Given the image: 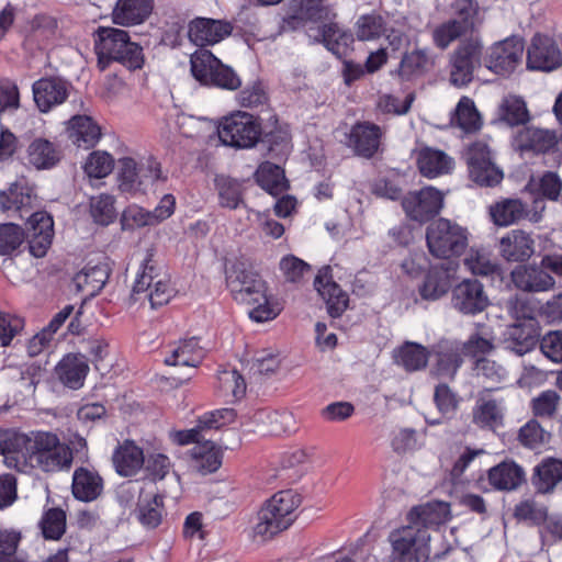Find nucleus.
<instances>
[{
	"instance_id": "38",
	"label": "nucleus",
	"mask_w": 562,
	"mask_h": 562,
	"mask_svg": "<svg viewBox=\"0 0 562 562\" xmlns=\"http://www.w3.org/2000/svg\"><path fill=\"white\" fill-rule=\"evenodd\" d=\"M113 463L120 475L132 476L136 474L144 464L143 450L134 442L125 441L115 450Z\"/></svg>"
},
{
	"instance_id": "11",
	"label": "nucleus",
	"mask_w": 562,
	"mask_h": 562,
	"mask_svg": "<svg viewBox=\"0 0 562 562\" xmlns=\"http://www.w3.org/2000/svg\"><path fill=\"white\" fill-rule=\"evenodd\" d=\"M527 68L550 72L562 66V48L557 40L548 34L537 33L527 48Z\"/></svg>"
},
{
	"instance_id": "47",
	"label": "nucleus",
	"mask_w": 562,
	"mask_h": 562,
	"mask_svg": "<svg viewBox=\"0 0 562 562\" xmlns=\"http://www.w3.org/2000/svg\"><path fill=\"white\" fill-rule=\"evenodd\" d=\"M109 278L106 267L97 265L92 267H85L78 272L74 282L79 290L87 291L89 294L99 292Z\"/></svg>"
},
{
	"instance_id": "26",
	"label": "nucleus",
	"mask_w": 562,
	"mask_h": 562,
	"mask_svg": "<svg viewBox=\"0 0 562 562\" xmlns=\"http://www.w3.org/2000/svg\"><path fill=\"white\" fill-rule=\"evenodd\" d=\"M55 372L65 386L79 390L89 372L88 360L80 353H68L58 362Z\"/></svg>"
},
{
	"instance_id": "31",
	"label": "nucleus",
	"mask_w": 562,
	"mask_h": 562,
	"mask_svg": "<svg viewBox=\"0 0 562 562\" xmlns=\"http://www.w3.org/2000/svg\"><path fill=\"white\" fill-rule=\"evenodd\" d=\"M460 350L461 348L457 342L449 340H441L434 347L436 356L434 373L438 378H454L462 363Z\"/></svg>"
},
{
	"instance_id": "30",
	"label": "nucleus",
	"mask_w": 562,
	"mask_h": 562,
	"mask_svg": "<svg viewBox=\"0 0 562 562\" xmlns=\"http://www.w3.org/2000/svg\"><path fill=\"white\" fill-rule=\"evenodd\" d=\"M151 11V0H117L112 11V20L117 25H137L143 23Z\"/></svg>"
},
{
	"instance_id": "22",
	"label": "nucleus",
	"mask_w": 562,
	"mask_h": 562,
	"mask_svg": "<svg viewBox=\"0 0 562 562\" xmlns=\"http://www.w3.org/2000/svg\"><path fill=\"white\" fill-rule=\"evenodd\" d=\"M535 252V240L522 229H513L499 240V254L510 262L527 261Z\"/></svg>"
},
{
	"instance_id": "20",
	"label": "nucleus",
	"mask_w": 562,
	"mask_h": 562,
	"mask_svg": "<svg viewBox=\"0 0 562 562\" xmlns=\"http://www.w3.org/2000/svg\"><path fill=\"white\" fill-rule=\"evenodd\" d=\"M539 326L537 321L528 323H514L505 333V349L517 356L530 352L539 341Z\"/></svg>"
},
{
	"instance_id": "1",
	"label": "nucleus",
	"mask_w": 562,
	"mask_h": 562,
	"mask_svg": "<svg viewBox=\"0 0 562 562\" xmlns=\"http://www.w3.org/2000/svg\"><path fill=\"white\" fill-rule=\"evenodd\" d=\"M0 448L4 464L20 472L27 465L58 472L69 469L72 462L70 448L48 431L0 432Z\"/></svg>"
},
{
	"instance_id": "5",
	"label": "nucleus",
	"mask_w": 562,
	"mask_h": 562,
	"mask_svg": "<svg viewBox=\"0 0 562 562\" xmlns=\"http://www.w3.org/2000/svg\"><path fill=\"white\" fill-rule=\"evenodd\" d=\"M94 46L101 70H104L111 61L120 63L131 70L140 69L144 65L143 48L132 42L130 34L124 30L98 27Z\"/></svg>"
},
{
	"instance_id": "45",
	"label": "nucleus",
	"mask_w": 562,
	"mask_h": 562,
	"mask_svg": "<svg viewBox=\"0 0 562 562\" xmlns=\"http://www.w3.org/2000/svg\"><path fill=\"white\" fill-rule=\"evenodd\" d=\"M138 164L131 157L119 160V188L122 192L135 194L145 192L146 186L138 172Z\"/></svg>"
},
{
	"instance_id": "54",
	"label": "nucleus",
	"mask_w": 562,
	"mask_h": 562,
	"mask_svg": "<svg viewBox=\"0 0 562 562\" xmlns=\"http://www.w3.org/2000/svg\"><path fill=\"white\" fill-rule=\"evenodd\" d=\"M90 214L100 225H109L116 216L114 198L109 194L92 196L90 200Z\"/></svg>"
},
{
	"instance_id": "8",
	"label": "nucleus",
	"mask_w": 562,
	"mask_h": 562,
	"mask_svg": "<svg viewBox=\"0 0 562 562\" xmlns=\"http://www.w3.org/2000/svg\"><path fill=\"white\" fill-rule=\"evenodd\" d=\"M393 552L402 562H426L430 553V535L426 529L408 522L389 536Z\"/></svg>"
},
{
	"instance_id": "28",
	"label": "nucleus",
	"mask_w": 562,
	"mask_h": 562,
	"mask_svg": "<svg viewBox=\"0 0 562 562\" xmlns=\"http://www.w3.org/2000/svg\"><path fill=\"white\" fill-rule=\"evenodd\" d=\"M555 144V133L538 127L522 128L514 138V147L520 153H546L553 148Z\"/></svg>"
},
{
	"instance_id": "61",
	"label": "nucleus",
	"mask_w": 562,
	"mask_h": 562,
	"mask_svg": "<svg viewBox=\"0 0 562 562\" xmlns=\"http://www.w3.org/2000/svg\"><path fill=\"white\" fill-rule=\"evenodd\" d=\"M560 400L561 397L555 391H543L532 400V412L539 417H552L558 409Z\"/></svg>"
},
{
	"instance_id": "34",
	"label": "nucleus",
	"mask_w": 562,
	"mask_h": 562,
	"mask_svg": "<svg viewBox=\"0 0 562 562\" xmlns=\"http://www.w3.org/2000/svg\"><path fill=\"white\" fill-rule=\"evenodd\" d=\"M222 464V454L220 448L215 443L205 439L202 443L195 445L191 449L190 468L202 474L215 472Z\"/></svg>"
},
{
	"instance_id": "35",
	"label": "nucleus",
	"mask_w": 562,
	"mask_h": 562,
	"mask_svg": "<svg viewBox=\"0 0 562 562\" xmlns=\"http://www.w3.org/2000/svg\"><path fill=\"white\" fill-rule=\"evenodd\" d=\"M490 484L499 491H513L525 482V471L514 461H504L488 471Z\"/></svg>"
},
{
	"instance_id": "44",
	"label": "nucleus",
	"mask_w": 562,
	"mask_h": 562,
	"mask_svg": "<svg viewBox=\"0 0 562 562\" xmlns=\"http://www.w3.org/2000/svg\"><path fill=\"white\" fill-rule=\"evenodd\" d=\"M526 214V205L518 199H505L490 206V215L497 226H509Z\"/></svg>"
},
{
	"instance_id": "37",
	"label": "nucleus",
	"mask_w": 562,
	"mask_h": 562,
	"mask_svg": "<svg viewBox=\"0 0 562 562\" xmlns=\"http://www.w3.org/2000/svg\"><path fill=\"white\" fill-rule=\"evenodd\" d=\"M204 357V350L199 345L196 337L180 340L170 350V356L166 357L165 362L168 366H183L196 368Z\"/></svg>"
},
{
	"instance_id": "60",
	"label": "nucleus",
	"mask_w": 562,
	"mask_h": 562,
	"mask_svg": "<svg viewBox=\"0 0 562 562\" xmlns=\"http://www.w3.org/2000/svg\"><path fill=\"white\" fill-rule=\"evenodd\" d=\"M24 240L23 229L15 224L0 225V255H9L20 247Z\"/></svg>"
},
{
	"instance_id": "41",
	"label": "nucleus",
	"mask_w": 562,
	"mask_h": 562,
	"mask_svg": "<svg viewBox=\"0 0 562 562\" xmlns=\"http://www.w3.org/2000/svg\"><path fill=\"white\" fill-rule=\"evenodd\" d=\"M27 157L29 162L36 169H48L60 160L61 153L49 140L36 138L27 148Z\"/></svg>"
},
{
	"instance_id": "59",
	"label": "nucleus",
	"mask_w": 562,
	"mask_h": 562,
	"mask_svg": "<svg viewBox=\"0 0 562 562\" xmlns=\"http://www.w3.org/2000/svg\"><path fill=\"white\" fill-rule=\"evenodd\" d=\"M464 34L467 33L461 29V26H459L456 23V21H452L450 19L436 26L431 35L432 42L436 45V47L440 49H446L452 42H454Z\"/></svg>"
},
{
	"instance_id": "15",
	"label": "nucleus",
	"mask_w": 562,
	"mask_h": 562,
	"mask_svg": "<svg viewBox=\"0 0 562 562\" xmlns=\"http://www.w3.org/2000/svg\"><path fill=\"white\" fill-rule=\"evenodd\" d=\"M314 286L318 294L325 300L327 312L333 318L340 317L348 307V294L333 281L331 268L324 266L319 269Z\"/></svg>"
},
{
	"instance_id": "13",
	"label": "nucleus",
	"mask_w": 562,
	"mask_h": 562,
	"mask_svg": "<svg viewBox=\"0 0 562 562\" xmlns=\"http://www.w3.org/2000/svg\"><path fill=\"white\" fill-rule=\"evenodd\" d=\"M524 48V42L518 37H509L496 43L487 57V68L502 76L512 74L521 63Z\"/></svg>"
},
{
	"instance_id": "3",
	"label": "nucleus",
	"mask_w": 562,
	"mask_h": 562,
	"mask_svg": "<svg viewBox=\"0 0 562 562\" xmlns=\"http://www.w3.org/2000/svg\"><path fill=\"white\" fill-rule=\"evenodd\" d=\"M300 496L291 491H280L268 499L257 514L252 526V539L266 542L286 530L295 520Z\"/></svg>"
},
{
	"instance_id": "10",
	"label": "nucleus",
	"mask_w": 562,
	"mask_h": 562,
	"mask_svg": "<svg viewBox=\"0 0 562 562\" xmlns=\"http://www.w3.org/2000/svg\"><path fill=\"white\" fill-rule=\"evenodd\" d=\"M483 45L476 38L462 41L449 56V81L457 88L467 87L481 66Z\"/></svg>"
},
{
	"instance_id": "19",
	"label": "nucleus",
	"mask_w": 562,
	"mask_h": 562,
	"mask_svg": "<svg viewBox=\"0 0 562 562\" xmlns=\"http://www.w3.org/2000/svg\"><path fill=\"white\" fill-rule=\"evenodd\" d=\"M32 91L36 106L46 113L67 99L68 85L57 77L41 78L33 83Z\"/></svg>"
},
{
	"instance_id": "39",
	"label": "nucleus",
	"mask_w": 562,
	"mask_h": 562,
	"mask_svg": "<svg viewBox=\"0 0 562 562\" xmlns=\"http://www.w3.org/2000/svg\"><path fill=\"white\" fill-rule=\"evenodd\" d=\"M417 162L420 173L427 178L446 175L453 168V160L447 154L432 148L420 150Z\"/></svg>"
},
{
	"instance_id": "6",
	"label": "nucleus",
	"mask_w": 562,
	"mask_h": 562,
	"mask_svg": "<svg viewBox=\"0 0 562 562\" xmlns=\"http://www.w3.org/2000/svg\"><path fill=\"white\" fill-rule=\"evenodd\" d=\"M193 77L205 86H214L226 90H236L241 80L234 69L223 64L207 49L196 50L190 58Z\"/></svg>"
},
{
	"instance_id": "23",
	"label": "nucleus",
	"mask_w": 562,
	"mask_h": 562,
	"mask_svg": "<svg viewBox=\"0 0 562 562\" xmlns=\"http://www.w3.org/2000/svg\"><path fill=\"white\" fill-rule=\"evenodd\" d=\"M307 36L313 43H322L337 57H341L352 43V34L342 30L337 23H326L317 29L311 27Z\"/></svg>"
},
{
	"instance_id": "25",
	"label": "nucleus",
	"mask_w": 562,
	"mask_h": 562,
	"mask_svg": "<svg viewBox=\"0 0 562 562\" xmlns=\"http://www.w3.org/2000/svg\"><path fill=\"white\" fill-rule=\"evenodd\" d=\"M505 407L502 400L481 395L472 408V423L481 429L495 430L504 423Z\"/></svg>"
},
{
	"instance_id": "52",
	"label": "nucleus",
	"mask_w": 562,
	"mask_h": 562,
	"mask_svg": "<svg viewBox=\"0 0 562 562\" xmlns=\"http://www.w3.org/2000/svg\"><path fill=\"white\" fill-rule=\"evenodd\" d=\"M21 538L18 529L0 527V562H25L16 554Z\"/></svg>"
},
{
	"instance_id": "57",
	"label": "nucleus",
	"mask_w": 562,
	"mask_h": 562,
	"mask_svg": "<svg viewBox=\"0 0 562 562\" xmlns=\"http://www.w3.org/2000/svg\"><path fill=\"white\" fill-rule=\"evenodd\" d=\"M114 167V160L110 154L106 151H93L89 155L86 164H85V172L90 178H104Z\"/></svg>"
},
{
	"instance_id": "7",
	"label": "nucleus",
	"mask_w": 562,
	"mask_h": 562,
	"mask_svg": "<svg viewBox=\"0 0 562 562\" xmlns=\"http://www.w3.org/2000/svg\"><path fill=\"white\" fill-rule=\"evenodd\" d=\"M427 246L437 258L459 256L468 246L467 231L454 222L439 218L427 227Z\"/></svg>"
},
{
	"instance_id": "46",
	"label": "nucleus",
	"mask_w": 562,
	"mask_h": 562,
	"mask_svg": "<svg viewBox=\"0 0 562 562\" xmlns=\"http://www.w3.org/2000/svg\"><path fill=\"white\" fill-rule=\"evenodd\" d=\"M498 120L509 126L525 124L529 121V112L525 101L516 95L505 97L497 110Z\"/></svg>"
},
{
	"instance_id": "63",
	"label": "nucleus",
	"mask_w": 562,
	"mask_h": 562,
	"mask_svg": "<svg viewBox=\"0 0 562 562\" xmlns=\"http://www.w3.org/2000/svg\"><path fill=\"white\" fill-rule=\"evenodd\" d=\"M520 442L528 448H537L548 441L550 435L544 431L540 424L531 419L519 430Z\"/></svg>"
},
{
	"instance_id": "9",
	"label": "nucleus",
	"mask_w": 562,
	"mask_h": 562,
	"mask_svg": "<svg viewBox=\"0 0 562 562\" xmlns=\"http://www.w3.org/2000/svg\"><path fill=\"white\" fill-rule=\"evenodd\" d=\"M217 133L224 145L251 148L260 139L261 126L251 114L238 111L223 120Z\"/></svg>"
},
{
	"instance_id": "53",
	"label": "nucleus",
	"mask_w": 562,
	"mask_h": 562,
	"mask_svg": "<svg viewBox=\"0 0 562 562\" xmlns=\"http://www.w3.org/2000/svg\"><path fill=\"white\" fill-rule=\"evenodd\" d=\"M41 528L46 539H60L66 531V513L60 508L48 509L41 520Z\"/></svg>"
},
{
	"instance_id": "32",
	"label": "nucleus",
	"mask_w": 562,
	"mask_h": 562,
	"mask_svg": "<svg viewBox=\"0 0 562 562\" xmlns=\"http://www.w3.org/2000/svg\"><path fill=\"white\" fill-rule=\"evenodd\" d=\"M436 64L435 56L428 48H414L403 54L398 75L406 80L415 77H422L430 71Z\"/></svg>"
},
{
	"instance_id": "36",
	"label": "nucleus",
	"mask_w": 562,
	"mask_h": 562,
	"mask_svg": "<svg viewBox=\"0 0 562 562\" xmlns=\"http://www.w3.org/2000/svg\"><path fill=\"white\" fill-rule=\"evenodd\" d=\"M71 490L77 499L91 502L101 495L103 482L98 473L86 468H78L72 475Z\"/></svg>"
},
{
	"instance_id": "14",
	"label": "nucleus",
	"mask_w": 562,
	"mask_h": 562,
	"mask_svg": "<svg viewBox=\"0 0 562 562\" xmlns=\"http://www.w3.org/2000/svg\"><path fill=\"white\" fill-rule=\"evenodd\" d=\"M541 262L539 266L519 265L510 272V278L514 285L524 292H547L555 286V280Z\"/></svg>"
},
{
	"instance_id": "4",
	"label": "nucleus",
	"mask_w": 562,
	"mask_h": 562,
	"mask_svg": "<svg viewBox=\"0 0 562 562\" xmlns=\"http://www.w3.org/2000/svg\"><path fill=\"white\" fill-rule=\"evenodd\" d=\"M353 33L358 41L371 42L382 36L394 52L411 45V27L404 16H393L389 13L372 11L358 16Z\"/></svg>"
},
{
	"instance_id": "58",
	"label": "nucleus",
	"mask_w": 562,
	"mask_h": 562,
	"mask_svg": "<svg viewBox=\"0 0 562 562\" xmlns=\"http://www.w3.org/2000/svg\"><path fill=\"white\" fill-rule=\"evenodd\" d=\"M464 266L473 273L479 276H490L497 270V265L491 259L485 250L471 249L464 259Z\"/></svg>"
},
{
	"instance_id": "16",
	"label": "nucleus",
	"mask_w": 562,
	"mask_h": 562,
	"mask_svg": "<svg viewBox=\"0 0 562 562\" xmlns=\"http://www.w3.org/2000/svg\"><path fill=\"white\" fill-rule=\"evenodd\" d=\"M383 130L370 122L355 124L348 135V147L362 158H372L379 150Z\"/></svg>"
},
{
	"instance_id": "51",
	"label": "nucleus",
	"mask_w": 562,
	"mask_h": 562,
	"mask_svg": "<svg viewBox=\"0 0 562 562\" xmlns=\"http://www.w3.org/2000/svg\"><path fill=\"white\" fill-rule=\"evenodd\" d=\"M470 178L481 187H494L503 180V171L493 162L468 165Z\"/></svg>"
},
{
	"instance_id": "62",
	"label": "nucleus",
	"mask_w": 562,
	"mask_h": 562,
	"mask_svg": "<svg viewBox=\"0 0 562 562\" xmlns=\"http://www.w3.org/2000/svg\"><path fill=\"white\" fill-rule=\"evenodd\" d=\"M218 382L222 391L234 398L239 400L246 392L244 378L236 370H223L218 373Z\"/></svg>"
},
{
	"instance_id": "42",
	"label": "nucleus",
	"mask_w": 562,
	"mask_h": 562,
	"mask_svg": "<svg viewBox=\"0 0 562 562\" xmlns=\"http://www.w3.org/2000/svg\"><path fill=\"white\" fill-rule=\"evenodd\" d=\"M562 481V460L548 458L535 469L533 485L540 493H549Z\"/></svg>"
},
{
	"instance_id": "40",
	"label": "nucleus",
	"mask_w": 562,
	"mask_h": 562,
	"mask_svg": "<svg viewBox=\"0 0 562 562\" xmlns=\"http://www.w3.org/2000/svg\"><path fill=\"white\" fill-rule=\"evenodd\" d=\"M430 352L426 347L413 341H406L394 352L397 364L406 371L414 372L426 368Z\"/></svg>"
},
{
	"instance_id": "17",
	"label": "nucleus",
	"mask_w": 562,
	"mask_h": 562,
	"mask_svg": "<svg viewBox=\"0 0 562 562\" xmlns=\"http://www.w3.org/2000/svg\"><path fill=\"white\" fill-rule=\"evenodd\" d=\"M452 305L463 314H477L488 305L487 295L477 280H464L452 291Z\"/></svg>"
},
{
	"instance_id": "48",
	"label": "nucleus",
	"mask_w": 562,
	"mask_h": 562,
	"mask_svg": "<svg viewBox=\"0 0 562 562\" xmlns=\"http://www.w3.org/2000/svg\"><path fill=\"white\" fill-rule=\"evenodd\" d=\"M450 289L449 277L446 271L430 270L419 288L420 296L427 301H436Z\"/></svg>"
},
{
	"instance_id": "64",
	"label": "nucleus",
	"mask_w": 562,
	"mask_h": 562,
	"mask_svg": "<svg viewBox=\"0 0 562 562\" xmlns=\"http://www.w3.org/2000/svg\"><path fill=\"white\" fill-rule=\"evenodd\" d=\"M542 353L553 362H562V331L554 330L546 334L540 341Z\"/></svg>"
},
{
	"instance_id": "27",
	"label": "nucleus",
	"mask_w": 562,
	"mask_h": 562,
	"mask_svg": "<svg viewBox=\"0 0 562 562\" xmlns=\"http://www.w3.org/2000/svg\"><path fill=\"white\" fill-rule=\"evenodd\" d=\"M258 431L265 435L281 436L296 430V422L291 412L258 411L252 416Z\"/></svg>"
},
{
	"instance_id": "24",
	"label": "nucleus",
	"mask_w": 562,
	"mask_h": 562,
	"mask_svg": "<svg viewBox=\"0 0 562 562\" xmlns=\"http://www.w3.org/2000/svg\"><path fill=\"white\" fill-rule=\"evenodd\" d=\"M450 505L446 502H429L413 507L407 514V521L429 532L446 524L450 518Z\"/></svg>"
},
{
	"instance_id": "33",
	"label": "nucleus",
	"mask_w": 562,
	"mask_h": 562,
	"mask_svg": "<svg viewBox=\"0 0 562 562\" xmlns=\"http://www.w3.org/2000/svg\"><path fill=\"white\" fill-rule=\"evenodd\" d=\"M69 139L78 147H93L101 137L100 126L88 115H74L67 127Z\"/></svg>"
},
{
	"instance_id": "50",
	"label": "nucleus",
	"mask_w": 562,
	"mask_h": 562,
	"mask_svg": "<svg viewBox=\"0 0 562 562\" xmlns=\"http://www.w3.org/2000/svg\"><path fill=\"white\" fill-rule=\"evenodd\" d=\"M456 124L464 132H475L481 127V116L474 105V102L463 97L456 110Z\"/></svg>"
},
{
	"instance_id": "49",
	"label": "nucleus",
	"mask_w": 562,
	"mask_h": 562,
	"mask_svg": "<svg viewBox=\"0 0 562 562\" xmlns=\"http://www.w3.org/2000/svg\"><path fill=\"white\" fill-rule=\"evenodd\" d=\"M164 274L159 267L153 261V259L146 258L142 266V271L137 273L135 282L132 288V299L134 301L140 300V295L144 296L154 286L155 281Z\"/></svg>"
},
{
	"instance_id": "55",
	"label": "nucleus",
	"mask_w": 562,
	"mask_h": 562,
	"mask_svg": "<svg viewBox=\"0 0 562 562\" xmlns=\"http://www.w3.org/2000/svg\"><path fill=\"white\" fill-rule=\"evenodd\" d=\"M220 203L224 207L236 209L241 203V183L237 180L221 177L216 180Z\"/></svg>"
},
{
	"instance_id": "21",
	"label": "nucleus",
	"mask_w": 562,
	"mask_h": 562,
	"mask_svg": "<svg viewBox=\"0 0 562 562\" xmlns=\"http://www.w3.org/2000/svg\"><path fill=\"white\" fill-rule=\"evenodd\" d=\"M29 248L32 256L42 258L46 255L53 239V218L45 212L29 215Z\"/></svg>"
},
{
	"instance_id": "56",
	"label": "nucleus",
	"mask_w": 562,
	"mask_h": 562,
	"mask_svg": "<svg viewBox=\"0 0 562 562\" xmlns=\"http://www.w3.org/2000/svg\"><path fill=\"white\" fill-rule=\"evenodd\" d=\"M452 21L468 33L473 30L477 14V4L473 0H454L452 3Z\"/></svg>"
},
{
	"instance_id": "29",
	"label": "nucleus",
	"mask_w": 562,
	"mask_h": 562,
	"mask_svg": "<svg viewBox=\"0 0 562 562\" xmlns=\"http://www.w3.org/2000/svg\"><path fill=\"white\" fill-rule=\"evenodd\" d=\"M35 200L32 190L21 183H13L8 190L0 192L1 210L18 213L20 217L32 214Z\"/></svg>"
},
{
	"instance_id": "18",
	"label": "nucleus",
	"mask_w": 562,
	"mask_h": 562,
	"mask_svg": "<svg viewBox=\"0 0 562 562\" xmlns=\"http://www.w3.org/2000/svg\"><path fill=\"white\" fill-rule=\"evenodd\" d=\"M229 22L209 18H196L189 24L188 35L196 46L214 45L231 35Z\"/></svg>"
},
{
	"instance_id": "2",
	"label": "nucleus",
	"mask_w": 562,
	"mask_h": 562,
	"mask_svg": "<svg viewBox=\"0 0 562 562\" xmlns=\"http://www.w3.org/2000/svg\"><path fill=\"white\" fill-rule=\"evenodd\" d=\"M226 283L237 302L251 307L248 314L252 321L268 322L280 314L281 306L268 296L266 282L243 263L226 271Z\"/></svg>"
},
{
	"instance_id": "43",
	"label": "nucleus",
	"mask_w": 562,
	"mask_h": 562,
	"mask_svg": "<svg viewBox=\"0 0 562 562\" xmlns=\"http://www.w3.org/2000/svg\"><path fill=\"white\" fill-rule=\"evenodd\" d=\"M258 184L273 196L282 194L288 189L284 171L279 166L266 161L256 171Z\"/></svg>"
},
{
	"instance_id": "12",
	"label": "nucleus",
	"mask_w": 562,
	"mask_h": 562,
	"mask_svg": "<svg viewBox=\"0 0 562 562\" xmlns=\"http://www.w3.org/2000/svg\"><path fill=\"white\" fill-rule=\"evenodd\" d=\"M402 207L409 220L428 222L443 207V193L434 187L408 192L402 200Z\"/></svg>"
}]
</instances>
